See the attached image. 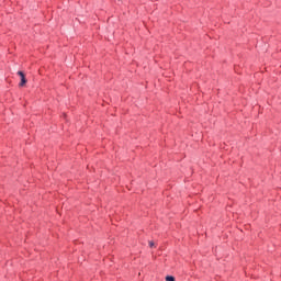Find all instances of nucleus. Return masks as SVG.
<instances>
[{"label": "nucleus", "mask_w": 281, "mask_h": 281, "mask_svg": "<svg viewBox=\"0 0 281 281\" xmlns=\"http://www.w3.org/2000/svg\"><path fill=\"white\" fill-rule=\"evenodd\" d=\"M166 281H175V277L168 276V277H166Z\"/></svg>", "instance_id": "f03ea898"}, {"label": "nucleus", "mask_w": 281, "mask_h": 281, "mask_svg": "<svg viewBox=\"0 0 281 281\" xmlns=\"http://www.w3.org/2000/svg\"><path fill=\"white\" fill-rule=\"evenodd\" d=\"M149 247H155V241H149Z\"/></svg>", "instance_id": "7ed1b4c3"}, {"label": "nucleus", "mask_w": 281, "mask_h": 281, "mask_svg": "<svg viewBox=\"0 0 281 281\" xmlns=\"http://www.w3.org/2000/svg\"><path fill=\"white\" fill-rule=\"evenodd\" d=\"M18 76L21 77L20 87H25L27 79H25V74L23 71H18Z\"/></svg>", "instance_id": "f257e3e1"}]
</instances>
